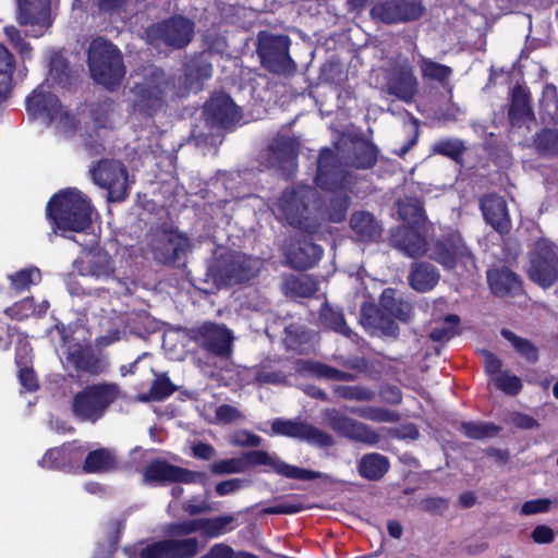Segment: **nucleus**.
<instances>
[{
  "label": "nucleus",
  "mask_w": 558,
  "mask_h": 558,
  "mask_svg": "<svg viewBox=\"0 0 558 558\" xmlns=\"http://www.w3.org/2000/svg\"><path fill=\"white\" fill-rule=\"evenodd\" d=\"M92 207L83 194L66 189L56 194L47 205V215L57 230L82 232L90 222Z\"/></svg>",
  "instance_id": "obj_3"
},
{
  "label": "nucleus",
  "mask_w": 558,
  "mask_h": 558,
  "mask_svg": "<svg viewBox=\"0 0 558 558\" xmlns=\"http://www.w3.org/2000/svg\"><path fill=\"white\" fill-rule=\"evenodd\" d=\"M271 429L276 435L299 438L319 447L332 445L330 435L306 423L277 418L272 422Z\"/></svg>",
  "instance_id": "obj_15"
},
{
  "label": "nucleus",
  "mask_w": 558,
  "mask_h": 558,
  "mask_svg": "<svg viewBox=\"0 0 558 558\" xmlns=\"http://www.w3.org/2000/svg\"><path fill=\"white\" fill-rule=\"evenodd\" d=\"M487 280L494 294L508 295L520 291L521 286L518 277L509 269H492L487 272Z\"/></svg>",
  "instance_id": "obj_29"
},
{
  "label": "nucleus",
  "mask_w": 558,
  "mask_h": 558,
  "mask_svg": "<svg viewBox=\"0 0 558 558\" xmlns=\"http://www.w3.org/2000/svg\"><path fill=\"white\" fill-rule=\"evenodd\" d=\"M296 372L303 376L323 378L336 381H349L353 379L350 373L339 371L324 363L314 361H299Z\"/></svg>",
  "instance_id": "obj_28"
},
{
  "label": "nucleus",
  "mask_w": 558,
  "mask_h": 558,
  "mask_svg": "<svg viewBox=\"0 0 558 558\" xmlns=\"http://www.w3.org/2000/svg\"><path fill=\"white\" fill-rule=\"evenodd\" d=\"M332 159V153L329 149H324L318 159V170L316 174V183L325 189H332L333 184L328 182V166Z\"/></svg>",
  "instance_id": "obj_58"
},
{
  "label": "nucleus",
  "mask_w": 558,
  "mask_h": 558,
  "mask_svg": "<svg viewBox=\"0 0 558 558\" xmlns=\"http://www.w3.org/2000/svg\"><path fill=\"white\" fill-rule=\"evenodd\" d=\"M74 266L82 276L96 279H108L114 271L110 256L101 250L85 252Z\"/></svg>",
  "instance_id": "obj_24"
},
{
  "label": "nucleus",
  "mask_w": 558,
  "mask_h": 558,
  "mask_svg": "<svg viewBox=\"0 0 558 558\" xmlns=\"http://www.w3.org/2000/svg\"><path fill=\"white\" fill-rule=\"evenodd\" d=\"M323 250L312 242H302L296 246H291L286 251L288 263L298 269L313 267L322 257Z\"/></svg>",
  "instance_id": "obj_26"
},
{
  "label": "nucleus",
  "mask_w": 558,
  "mask_h": 558,
  "mask_svg": "<svg viewBox=\"0 0 558 558\" xmlns=\"http://www.w3.org/2000/svg\"><path fill=\"white\" fill-rule=\"evenodd\" d=\"M433 149L438 154L456 157L462 153L464 146L463 143L458 140H442L434 144Z\"/></svg>",
  "instance_id": "obj_62"
},
{
  "label": "nucleus",
  "mask_w": 558,
  "mask_h": 558,
  "mask_svg": "<svg viewBox=\"0 0 558 558\" xmlns=\"http://www.w3.org/2000/svg\"><path fill=\"white\" fill-rule=\"evenodd\" d=\"M400 218L408 227L399 228L391 235V243L410 257L421 256L426 252V242L418 229L425 222V214L415 198H405L398 202Z\"/></svg>",
  "instance_id": "obj_4"
},
{
  "label": "nucleus",
  "mask_w": 558,
  "mask_h": 558,
  "mask_svg": "<svg viewBox=\"0 0 558 558\" xmlns=\"http://www.w3.org/2000/svg\"><path fill=\"white\" fill-rule=\"evenodd\" d=\"M119 387L114 384L88 386L73 397L72 412L81 421L96 422L117 399Z\"/></svg>",
  "instance_id": "obj_6"
},
{
  "label": "nucleus",
  "mask_w": 558,
  "mask_h": 558,
  "mask_svg": "<svg viewBox=\"0 0 558 558\" xmlns=\"http://www.w3.org/2000/svg\"><path fill=\"white\" fill-rule=\"evenodd\" d=\"M417 85L410 61L399 56L386 71L385 90L399 100L412 102L417 93Z\"/></svg>",
  "instance_id": "obj_10"
},
{
  "label": "nucleus",
  "mask_w": 558,
  "mask_h": 558,
  "mask_svg": "<svg viewBox=\"0 0 558 558\" xmlns=\"http://www.w3.org/2000/svg\"><path fill=\"white\" fill-rule=\"evenodd\" d=\"M211 76V65L204 59L199 58L191 61L186 65V78L192 88L195 82L207 80Z\"/></svg>",
  "instance_id": "obj_48"
},
{
  "label": "nucleus",
  "mask_w": 558,
  "mask_h": 558,
  "mask_svg": "<svg viewBox=\"0 0 558 558\" xmlns=\"http://www.w3.org/2000/svg\"><path fill=\"white\" fill-rule=\"evenodd\" d=\"M555 538L556 532L546 524H538L531 532V539L538 545L551 544Z\"/></svg>",
  "instance_id": "obj_63"
},
{
  "label": "nucleus",
  "mask_w": 558,
  "mask_h": 558,
  "mask_svg": "<svg viewBox=\"0 0 558 558\" xmlns=\"http://www.w3.org/2000/svg\"><path fill=\"white\" fill-rule=\"evenodd\" d=\"M174 391V387L165 375L157 377L149 390L148 396H143L142 401L161 400L169 397Z\"/></svg>",
  "instance_id": "obj_49"
},
{
  "label": "nucleus",
  "mask_w": 558,
  "mask_h": 558,
  "mask_svg": "<svg viewBox=\"0 0 558 558\" xmlns=\"http://www.w3.org/2000/svg\"><path fill=\"white\" fill-rule=\"evenodd\" d=\"M198 551L195 537L168 539L147 545L141 550V558H191Z\"/></svg>",
  "instance_id": "obj_17"
},
{
  "label": "nucleus",
  "mask_w": 558,
  "mask_h": 558,
  "mask_svg": "<svg viewBox=\"0 0 558 558\" xmlns=\"http://www.w3.org/2000/svg\"><path fill=\"white\" fill-rule=\"evenodd\" d=\"M16 71L14 54L3 45H0V101L7 99L13 88Z\"/></svg>",
  "instance_id": "obj_31"
},
{
  "label": "nucleus",
  "mask_w": 558,
  "mask_h": 558,
  "mask_svg": "<svg viewBox=\"0 0 558 558\" xmlns=\"http://www.w3.org/2000/svg\"><path fill=\"white\" fill-rule=\"evenodd\" d=\"M49 307V303L47 301H41L36 306L34 305L33 299H25L12 307L7 310V313L16 319H23L31 315L41 316L44 315Z\"/></svg>",
  "instance_id": "obj_41"
},
{
  "label": "nucleus",
  "mask_w": 558,
  "mask_h": 558,
  "mask_svg": "<svg viewBox=\"0 0 558 558\" xmlns=\"http://www.w3.org/2000/svg\"><path fill=\"white\" fill-rule=\"evenodd\" d=\"M206 121L211 125L229 126L240 120L241 114L233 100L226 94H215L205 107Z\"/></svg>",
  "instance_id": "obj_23"
},
{
  "label": "nucleus",
  "mask_w": 558,
  "mask_h": 558,
  "mask_svg": "<svg viewBox=\"0 0 558 558\" xmlns=\"http://www.w3.org/2000/svg\"><path fill=\"white\" fill-rule=\"evenodd\" d=\"M246 469L244 458L220 460L213 464L211 471L216 474L242 473Z\"/></svg>",
  "instance_id": "obj_55"
},
{
  "label": "nucleus",
  "mask_w": 558,
  "mask_h": 558,
  "mask_svg": "<svg viewBox=\"0 0 558 558\" xmlns=\"http://www.w3.org/2000/svg\"><path fill=\"white\" fill-rule=\"evenodd\" d=\"M144 480L148 483L159 482H182L196 483L205 482L206 475L198 472H191L162 461L151 462L144 472Z\"/></svg>",
  "instance_id": "obj_22"
},
{
  "label": "nucleus",
  "mask_w": 558,
  "mask_h": 558,
  "mask_svg": "<svg viewBox=\"0 0 558 558\" xmlns=\"http://www.w3.org/2000/svg\"><path fill=\"white\" fill-rule=\"evenodd\" d=\"M244 459L246 461V465H267L277 474L288 478L310 481L320 476L318 472L290 465L280 460L277 456L260 450L247 453Z\"/></svg>",
  "instance_id": "obj_18"
},
{
  "label": "nucleus",
  "mask_w": 558,
  "mask_h": 558,
  "mask_svg": "<svg viewBox=\"0 0 558 558\" xmlns=\"http://www.w3.org/2000/svg\"><path fill=\"white\" fill-rule=\"evenodd\" d=\"M462 430L468 437L474 439L492 437L497 433V428L493 425L473 422L464 423Z\"/></svg>",
  "instance_id": "obj_56"
},
{
  "label": "nucleus",
  "mask_w": 558,
  "mask_h": 558,
  "mask_svg": "<svg viewBox=\"0 0 558 558\" xmlns=\"http://www.w3.org/2000/svg\"><path fill=\"white\" fill-rule=\"evenodd\" d=\"M193 33L194 25L190 20L175 16L160 25L153 26L148 35L151 40L161 39L168 46L181 48L191 41Z\"/></svg>",
  "instance_id": "obj_14"
},
{
  "label": "nucleus",
  "mask_w": 558,
  "mask_h": 558,
  "mask_svg": "<svg viewBox=\"0 0 558 558\" xmlns=\"http://www.w3.org/2000/svg\"><path fill=\"white\" fill-rule=\"evenodd\" d=\"M457 316H448L440 327H436L430 332V338L435 341L449 340L454 335V328L458 325Z\"/></svg>",
  "instance_id": "obj_59"
},
{
  "label": "nucleus",
  "mask_w": 558,
  "mask_h": 558,
  "mask_svg": "<svg viewBox=\"0 0 558 558\" xmlns=\"http://www.w3.org/2000/svg\"><path fill=\"white\" fill-rule=\"evenodd\" d=\"M349 411L361 417L376 421V422H392L395 421V414L379 408H351Z\"/></svg>",
  "instance_id": "obj_53"
},
{
  "label": "nucleus",
  "mask_w": 558,
  "mask_h": 558,
  "mask_svg": "<svg viewBox=\"0 0 558 558\" xmlns=\"http://www.w3.org/2000/svg\"><path fill=\"white\" fill-rule=\"evenodd\" d=\"M429 256L448 269L453 268L457 263H462L464 266L468 263L473 264L471 254L458 234L436 242L430 248Z\"/></svg>",
  "instance_id": "obj_20"
},
{
  "label": "nucleus",
  "mask_w": 558,
  "mask_h": 558,
  "mask_svg": "<svg viewBox=\"0 0 558 558\" xmlns=\"http://www.w3.org/2000/svg\"><path fill=\"white\" fill-rule=\"evenodd\" d=\"M350 227L360 241H376L381 234V227L373 214L364 210L355 211L350 219Z\"/></svg>",
  "instance_id": "obj_27"
},
{
  "label": "nucleus",
  "mask_w": 558,
  "mask_h": 558,
  "mask_svg": "<svg viewBox=\"0 0 558 558\" xmlns=\"http://www.w3.org/2000/svg\"><path fill=\"white\" fill-rule=\"evenodd\" d=\"M88 64L95 82L107 88L118 86L125 74L120 51L116 46L102 38L94 39L90 43Z\"/></svg>",
  "instance_id": "obj_5"
},
{
  "label": "nucleus",
  "mask_w": 558,
  "mask_h": 558,
  "mask_svg": "<svg viewBox=\"0 0 558 558\" xmlns=\"http://www.w3.org/2000/svg\"><path fill=\"white\" fill-rule=\"evenodd\" d=\"M271 154L278 160V163H293L296 156V147L292 140H276L271 146Z\"/></svg>",
  "instance_id": "obj_46"
},
{
  "label": "nucleus",
  "mask_w": 558,
  "mask_h": 558,
  "mask_svg": "<svg viewBox=\"0 0 558 558\" xmlns=\"http://www.w3.org/2000/svg\"><path fill=\"white\" fill-rule=\"evenodd\" d=\"M355 158L352 166L355 168L366 169L374 165L376 159L375 148L368 143L362 142L355 146Z\"/></svg>",
  "instance_id": "obj_51"
},
{
  "label": "nucleus",
  "mask_w": 558,
  "mask_h": 558,
  "mask_svg": "<svg viewBox=\"0 0 558 558\" xmlns=\"http://www.w3.org/2000/svg\"><path fill=\"white\" fill-rule=\"evenodd\" d=\"M11 288L17 292L28 289L33 284H37L41 280V272L36 267L22 269L13 275H9Z\"/></svg>",
  "instance_id": "obj_42"
},
{
  "label": "nucleus",
  "mask_w": 558,
  "mask_h": 558,
  "mask_svg": "<svg viewBox=\"0 0 558 558\" xmlns=\"http://www.w3.org/2000/svg\"><path fill=\"white\" fill-rule=\"evenodd\" d=\"M65 457H66V451L64 448L50 449L41 458V460L39 461V464L43 468H47V469L62 468L64 465Z\"/></svg>",
  "instance_id": "obj_60"
},
{
  "label": "nucleus",
  "mask_w": 558,
  "mask_h": 558,
  "mask_svg": "<svg viewBox=\"0 0 558 558\" xmlns=\"http://www.w3.org/2000/svg\"><path fill=\"white\" fill-rule=\"evenodd\" d=\"M260 267L262 260L259 258L238 254L233 257L230 269L226 274V281L231 283L248 280L259 271Z\"/></svg>",
  "instance_id": "obj_30"
},
{
  "label": "nucleus",
  "mask_w": 558,
  "mask_h": 558,
  "mask_svg": "<svg viewBox=\"0 0 558 558\" xmlns=\"http://www.w3.org/2000/svg\"><path fill=\"white\" fill-rule=\"evenodd\" d=\"M290 39L287 36H274L260 33L258 36V54L263 64L271 72L284 74L294 69L289 56Z\"/></svg>",
  "instance_id": "obj_9"
},
{
  "label": "nucleus",
  "mask_w": 558,
  "mask_h": 558,
  "mask_svg": "<svg viewBox=\"0 0 558 558\" xmlns=\"http://www.w3.org/2000/svg\"><path fill=\"white\" fill-rule=\"evenodd\" d=\"M65 363L77 371L98 374L102 371L101 361L94 355L88 345L74 343L66 349Z\"/></svg>",
  "instance_id": "obj_25"
},
{
  "label": "nucleus",
  "mask_w": 558,
  "mask_h": 558,
  "mask_svg": "<svg viewBox=\"0 0 558 558\" xmlns=\"http://www.w3.org/2000/svg\"><path fill=\"white\" fill-rule=\"evenodd\" d=\"M149 246L159 263L175 262L189 248V240L174 230H157L151 234Z\"/></svg>",
  "instance_id": "obj_13"
},
{
  "label": "nucleus",
  "mask_w": 558,
  "mask_h": 558,
  "mask_svg": "<svg viewBox=\"0 0 558 558\" xmlns=\"http://www.w3.org/2000/svg\"><path fill=\"white\" fill-rule=\"evenodd\" d=\"M210 409L204 408V417L213 424H230L243 418V414L234 407L229 404H222L215 409L214 413H210Z\"/></svg>",
  "instance_id": "obj_40"
},
{
  "label": "nucleus",
  "mask_w": 558,
  "mask_h": 558,
  "mask_svg": "<svg viewBox=\"0 0 558 558\" xmlns=\"http://www.w3.org/2000/svg\"><path fill=\"white\" fill-rule=\"evenodd\" d=\"M481 208L486 221L496 229H502L507 225L508 211L506 202L497 195L485 196L481 201Z\"/></svg>",
  "instance_id": "obj_32"
},
{
  "label": "nucleus",
  "mask_w": 558,
  "mask_h": 558,
  "mask_svg": "<svg viewBox=\"0 0 558 558\" xmlns=\"http://www.w3.org/2000/svg\"><path fill=\"white\" fill-rule=\"evenodd\" d=\"M362 324L373 332L381 331L386 336H396L397 326L389 318L384 317L374 306L362 307Z\"/></svg>",
  "instance_id": "obj_33"
},
{
  "label": "nucleus",
  "mask_w": 558,
  "mask_h": 558,
  "mask_svg": "<svg viewBox=\"0 0 558 558\" xmlns=\"http://www.w3.org/2000/svg\"><path fill=\"white\" fill-rule=\"evenodd\" d=\"M26 110L34 119L48 124L64 137L71 136L78 125L76 118L51 93L48 81L38 85L26 98Z\"/></svg>",
  "instance_id": "obj_2"
},
{
  "label": "nucleus",
  "mask_w": 558,
  "mask_h": 558,
  "mask_svg": "<svg viewBox=\"0 0 558 558\" xmlns=\"http://www.w3.org/2000/svg\"><path fill=\"white\" fill-rule=\"evenodd\" d=\"M327 214L323 210L317 193L312 187L300 186L286 191L272 207L274 214L280 220L302 229L308 233H315L322 221L340 222L344 219L349 206L347 198H341L332 205Z\"/></svg>",
  "instance_id": "obj_1"
},
{
  "label": "nucleus",
  "mask_w": 558,
  "mask_h": 558,
  "mask_svg": "<svg viewBox=\"0 0 558 558\" xmlns=\"http://www.w3.org/2000/svg\"><path fill=\"white\" fill-rule=\"evenodd\" d=\"M194 340L206 350L217 355L231 352L232 335L225 326L206 323L194 330Z\"/></svg>",
  "instance_id": "obj_21"
},
{
  "label": "nucleus",
  "mask_w": 558,
  "mask_h": 558,
  "mask_svg": "<svg viewBox=\"0 0 558 558\" xmlns=\"http://www.w3.org/2000/svg\"><path fill=\"white\" fill-rule=\"evenodd\" d=\"M3 32L9 44L20 54L21 59L23 61L29 60L32 58L33 48L22 37L21 32L13 25L5 26Z\"/></svg>",
  "instance_id": "obj_43"
},
{
  "label": "nucleus",
  "mask_w": 558,
  "mask_h": 558,
  "mask_svg": "<svg viewBox=\"0 0 558 558\" xmlns=\"http://www.w3.org/2000/svg\"><path fill=\"white\" fill-rule=\"evenodd\" d=\"M529 275L541 287H550L558 277V247L544 239L537 241L531 253Z\"/></svg>",
  "instance_id": "obj_8"
},
{
  "label": "nucleus",
  "mask_w": 558,
  "mask_h": 558,
  "mask_svg": "<svg viewBox=\"0 0 558 558\" xmlns=\"http://www.w3.org/2000/svg\"><path fill=\"white\" fill-rule=\"evenodd\" d=\"M336 396L348 400L369 401L374 398V392L360 386H335Z\"/></svg>",
  "instance_id": "obj_50"
},
{
  "label": "nucleus",
  "mask_w": 558,
  "mask_h": 558,
  "mask_svg": "<svg viewBox=\"0 0 558 558\" xmlns=\"http://www.w3.org/2000/svg\"><path fill=\"white\" fill-rule=\"evenodd\" d=\"M423 12L424 7L417 0H386L376 3L371 10L374 19L387 24L417 20Z\"/></svg>",
  "instance_id": "obj_12"
},
{
  "label": "nucleus",
  "mask_w": 558,
  "mask_h": 558,
  "mask_svg": "<svg viewBox=\"0 0 558 558\" xmlns=\"http://www.w3.org/2000/svg\"><path fill=\"white\" fill-rule=\"evenodd\" d=\"M530 113L529 96L524 88L517 86L512 92V102L509 114L512 119H522Z\"/></svg>",
  "instance_id": "obj_47"
},
{
  "label": "nucleus",
  "mask_w": 558,
  "mask_h": 558,
  "mask_svg": "<svg viewBox=\"0 0 558 558\" xmlns=\"http://www.w3.org/2000/svg\"><path fill=\"white\" fill-rule=\"evenodd\" d=\"M349 411L361 417L376 421V422H392L395 421V414L379 408H351Z\"/></svg>",
  "instance_id": "obj_54"
},
{
  "label": "nucleus",
  "mask_w": 558,
  "mask_h": 558,
  "mask_svg": "<svg viewBox=\"0 0 558 558\" xmlns=\"http://www.w3.org/2000/svg\"><path fill=\"white\" fill-rule=\"evenodd\" d=\"M20 9L19 21L31 26V35L38 37L50 26L49 0H16Z\"/></svg>",
  "instance_id": "obj_19"
},
{
  "label": "nucleus",
  "mask_w": 558,
  "mask_h": 558,
  "mask_svg": "<svg viewBox=\"0 0 558 558\" xmlns=\"http://www.w3.org/2000/svg\"><path fill=\"white\" fill-rule=\"evenodd\" d=\"M380 305L390 315L401 322H408L411 317V304L405 301L395 299L393 292L390 290L384 291L380 299Z\"/></svg>",
  "instance_id": "obj_37"
},
{
  "label": "nucleus",
  "mask_w": 558,
  "mask_h": 558,
  "mask_svg": "<svg viewBox=\"0 0 558 558\" xmlns=\"http://www.w3.org/2000/svg\"><path fill=\"white\" fill-rule=\"evenodd\" d=\"M493 381L498 389L508 395H517L522 388L520 378L508 372L497 374L493 377Z\"/></svg>",
  "instance_id": "obj_52"
},
{
  "label": "nucleus",
  "mask_w": 558,
  "mask_h": 558,
  "mask_svg": "<svg viewBox=\"0 0 558 558\" xmlns=\"http://www.w3.org/2000/svg\"><path fill=\"white\" fill-rule=\"evenodd\" d=\"M411 287L418 291L425 292L433 289L438 280L439 274L436 268L428 264L415 265L410 275Z\"/></svg>",
  "instance_id": "obj_34"
},
{
  "label": "nucleus",
  "mask_w": 558,
  "mask_h": 558,
  "mask_svg": "<svg viewBox=\"0 0 558 558\" xmlns=\"http://www.w3.org/2000/svg\"><path fill=\"white\" fill-rule=\"evenodd\" d=\"M417 64L424 78L434 80L442 84L452 73V70L449 66L435 62L423 56L418 58Z\"/></svg>",
  "instance_id": "obj_38"
},
{
  "label": "nucleus",
  "mask_w": 558,
  "mask_h": 558,
  "mask_svg": "<svg viewBox=\"0 0 558 558\" xmlns=\"http://www.w3.org/2000/svg\"><path fill=\"white\" fill-rule=\"evenodd\" d=\"M389 463L386 457L379 453H369L364 456L359 464L360 474L371 481H375L385 475Z\"/></svg>",
  "instance_id": "obj_36"
},
{
  "label": "nucleus",
  "mask_w": 558,
  "mask_h": 558,
  "mask_svg": "<svg viewBox=\"0 0 558 558\" xmlns=\"http://www.w3.org/2000/svg\"><path fill=\"white\" fill-rule=\"evenodd\" d=\"M553 501L549 498H537L525 501L520 509V514L535 515L541 513H546L550 510Z\"/></svg>",
  "instance_id": "obj_57"
},
{
  "label": "nucleus",
  "mask_w": 558,
  "mask_h": 558,
  "mask_svg": "<svg viewBox=\"0 0 558 558\" xmlns=\"http://www.w3.org/2000/svg\"><path fill=\"white\" fill-rule=\"evenodd\" d=\"M320 319L328 328L350 337L351 330L347 326L341 312L336 311L330 306H324L320 312Z\"/></svg>",
  "instance_id": "obj_44"
},
{
  "label": "nucleus",
  "mask_w": 558,
  "mask_h": 558,
  "mask_svg": "<svg viewBox=\"0 0 558 558\" xmlns=\"http://www.w3.org/2000/svg\"><path fill=\"white\" fill-rule=\"evenodd\" d=\"M501 335L507 339L512 347L529 362L534 363L537 361V349L526 339L517 337L510 330H502Z\"/></svg>",
  "instance_id": "obj_45"
},
{
  "label": "nucleus",
  "mask_w": 558,
  "mask_h": 558,
  "mask_svg": "<svg viewBox=\"0 0 558 558\" xmlns=\"http://www.w3.org/2000/svg\"><path fill=\"white\" fill-rule=\"evenodd\" d=\"M292 289L301 296H308L316 291L315 284L307 277L303 276L289 281Z\"/></svg>",
  "instance_id": "obj_64"
},
{
  "label": "nucleus",
  "mask_w": 558,
  "mask_h": 558,
  "mask_svg": "<svg viewBox=\"0 0 558 558\" xmlns=\"http://www.w3.org/2000/svg\"><path fill=\"white\" fill-rule=\"evenodd\" d=\"M93 179L96 184L108 190L111 202L124 198L128 191V173L119 161L104 160L93 170Z\"/></svg>",
  "instance_id": "obj_11"
},
{
  "label": "nucleus",
  "mask_w": 558,
  "mask_h": 558,
  "mask_svg": "<svg viewBox=\"0 0 558 558\" xmlns=\"http://www.w3.org/2000/svg\"><path fill=\"white\" fill-rule=\"evenodd\" d=\"M262 438L246 429H240L230 435V442L240 447H257Z\"/></svg>",
  "instance_id": "obj_61"
},
{
  "label": "nucleus",
  "mask_w": 558,
  "mask_h": 558,
  "mask_svg": "<svg viewBox=\"0 0 558 558\" xmlns=\"http://www.w3.org/2000/svg\"><path fill=\"white\" fill-rule=\"evenodd\" d=\"M234 517L220 515L211 519H202V535L208 538H215L233 530L231 524Z\"/></svg>",
  "instance_id": "obj_39"
},
{
  "label": "nucleus",
  "mask_w": 558,
  "mask_h": 558,
  "mask_svg": "<svg viewBox=\"0 0 558 558\" xmlns=\"http://www.w3.org/2000/svg\"><path fill=\"white\" fill-rule=\"evenodd\" d=\"M116 456L109 449H96L90 451L84 462L83 470L87 473H102L116 468Z\"/></svg>",
  "instance_id": "obj_35"
},
{
  "label": "nucleus",
  "mask_w": 558,
  "mask_h": 558,
  "mask_svg": "<svg viewBox=\"0 0 558 558\" xmlns=\"http://www.w3.org/2000/svg\"><path fill=\"white\" fill-rule=\"evenodd\" d=\"M134 93L138 97L140 110L151 112L160 108L167 97L183 96L182 90H173V84L163 72L156 71L142 84H136Z\"/></svg>",
  "instance_id": "obj_7"
},
{
  "label": "nucleus",
  "mask_w": 558,
  "mask_h": 558,
  "mask_svg": "<svg viewBox=\"0 0 558 558\" xmlns=\"http://www.w3.org/2000/svg\"><path fill=\"white\" fill-rule=\"evenodd\" d=\"M325 418L338 434L365 444L374 445L379 436L363 423L350 418L337 410H326Z\"/></svg>",
  "instance_id": "obj_16"
}]
</instances>
